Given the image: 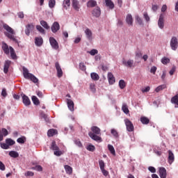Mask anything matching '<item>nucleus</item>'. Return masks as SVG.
<instances>
[{"label":"nucleus","instance_id":"nucleus-21","mask_svg":"<svg viewBox=\"0 0 178 178\" xmlns=\"http://www.w3.org/2000/svg\"><path fill=\"white\" fill-rule=\"evenodd\" d=\"M85 34L86 35V38H88L89 41H91V40H92V31H91L90 29L87 28L85 30Z\"/></svg>","mask_w":178,"mask_h":178},{"label":"nucleus","instance_id":"nucleus-4","mask_svg":"<svg viewBox=\"0 0 178 178\" xmlns=\"http://www.w3.org/2000/svg\"><path fill=\"white\" fill-rule=\"evenodd\" d=\"M50 149H52V151H54V155H56V156H60V155L63 154L62 151L59 150V147L56 145V142H55V140L52 141L51 144Z\"/></svg>","mask_w":178,"mask_h":178},{"label":"nucleus","instance_id":"nucleus-53","mask_svg":"<svg viewBox=\"0 0 178 178\" xmlns=\"http://www.w3.org/2000/svg\"><path fill=\"white\" fill-rule=\"evenodd\" d=\"M88 54H90V55H91L92 56H94L95 55H97V54H98V50L92 49L91 51H88Z\"/></svg>","mask_w":178,"mask_h":178},{"label":"nucleus","instance_id":"nucleus-52","mask_svg":"<svg viewBox=\"0 0 178 178\" xmlns=\"http://www.w3.org/2000/svg\"><path fill=\"white\" fill-rule=\"evenodd\" d=\"M111 133L116 138H118V137H119V134L118 133V131H116L115 129H111Z\"/></svg>","mask_w":178,"mask_h":178},{"label":"nucleus","instance_id":"nucleus-2","mask_svg":"<svg viewBox=\"0 0 178 178\" xmlns=\"http://www.w3.org/2000/svg\"><path fill=\"white\" fill-rule=\"evenodd\" d=\"M3 28L5 31L7 32H4V35L6 37H8V38H10V40H12L14 41V42H17V39L15 38V31H13V29H12L9 25L6 24H3Z\"/></svg>","mask_w":178,"mask_h":178},{"label":"nucleus","instance_id":"nucleus-10","mask_svg":"<svg viewBox=\"0 0 178 178\" xmlns=\"http://www.w3.org/2000/svg\"><path fill=\"white\" fill-rule=\"evenodd\" d=\"M55 67L57 71V76L59 78L62 77V76H63V71H62V68L60 67L59 63L56 62L55 63Z\"/></svg>","mask_w":178,"mask_h":178},{"label":"nucleus","instance_id":"nucleus-41","mask_svg":"<svg viewBox=\"0 0 178 178\" xmlns=\"http://www.w3.org/2000/svg\"><path fill=\"white\" fill-rule=\"evenodd\" d=\"M170 62V59H169L168 57H163L161 58V63L163 65H168Z\"/></svg>","mask_w":178,"mask_h":178},{"label":"nucleus","instance_id":"nucleus-51","mask_svg":"<svg viewBox=\"0 0 178 178\" xmlns=\"http://www.w3.org/2000/svg\"><path fill=\"white\" fill-rule=\"evenodd\" d=\"M56 3V2L55 1V0H49V8H51V9H52V8H54Z\"/></svg>","mask_w":178,"mask_h":178},{"label":"nucleus","instance_id":"nucleus-30","mask_svg":"<svg viewBox=\"0 0 178 178\" xmlns=\"http://www.w3.org/2000/svg\"><path fill=\"white\" fill-rule=\"evenodd\" d=\"M8 155H10V156H11V158H19V153L16 151L9 152Z\"/></svg>","mask_w":178,"mask_h":178},{"label":"nucleus","instance_id":"nucleus-38","mask_svg":"<svg viewBox=\"0 0 178 178\" xmlns=\"http://www.w3.org/2000/svg\"><path fill=\"white\" fill-rule=\"evenodd\" d=\"M165 88H166V84H163V85L158 86L155 89V91H156V92H159V91H162V90H165Z\"/></svg>","mask_w":178,"mask_h":178},{"label":"nucleus","instance_id":"nucleus-3","mask_svg":"<svg viewBox=\"0 0 178 178\" xmlns=\"http://www.w3.org/2000/svg\"><path fill=\"white\" fill-rule=\"evenodd\" d=\"M23 76L24 79H26V80H31V81H33V83H38V79L34 74L29 72V70L26 68L25 67H23Z\"/></svg>","mask_w":178,"mask_h":178},{"label":"nucleus","instance_id":"nucleus-13","mask_svg":"<svg viewBox=\"0 0 178 178\" xmlns=\"http://www.w3.org/2000/svg\"><path fill=\"white\" fill-rule=\"evenodd\" d=\"M92 15L94 17H99L101 16V8L99 6L95 7L92 11Z\"/></svg>","mask_w":178,"mask_h":178},{"label":"nucleus","instance_id":"nucleus-9","mask_svg":"<svg viewBox=\"0 0 178 178\" xmlns=\"http://www.w3.org/2000/svg\"><path fill=\"white\" fill-rule=\"evenodd\" d=\"M158 26L159 29H163V27H165V15H163V14H161L159 16Z\"/></svg>","mask_w":178,"mask_h":178},{"label":"nucleus","instance_id":"nucleus-43","mask_svg":"<svg viewBox=\"0 0 178 178\" xmlns=\"http://www.w3.org/2000/svg\"><path fill=\"white\" fill-rule=\"evenodd\" d=\"M17 142L19 144H24V143H26V137L22 136L21 138H19L17 140Z\"/></svg>","mask_w":178,"mask_h":178},{"label":"nucleus","instance_id":"nucleus-25","mask_svg":"<svg viewBox=\"0 0 178 178\" xmlns=\"http://www.w3.org/2000/svg\"><path fill=\"white\" fill-rule=\"evenodd\" d=\"M106 6L109 9H113L115 8V3H113L112 0H105Z\"/></svg>","mask_w":178,"mask_h":178},{"label":"nucleus","instance_id":"nucleus-57","mask_svg":"<svg viewBox=\"0 0 178 178\" xmlns=\"http://www.w3.org/2000/svg\"><path fill=\"white\" fill-rule=\"evenodd\" d=\"M175 72H176V66L173 65L171 70L169 72L170 76H173Z\"/></svg>","mask_w":178,"mask_h":178},{"label":"nucleus","instance_id":"nucleus-37","mask_svg":"<svg viewBox=\"0 0 178 178\" xmlns=\"http://www.w3.org/2000/svg\"><path fill=\"white\" fill-rule=\"evenodd\" d=\"M171 104H175V105H177L178 106V95H176L171 99Z\"/></svg>","mask_w":178,"mask_h":178},{"label":"nucleus","instance_id":"nucleus-54","mask_svg":"<svg viewBox=\"0 0 178 178\" xmlns=\"http://www.w3.org/2000/svg\"><path fill=\"white\" fill-rule=\"evenodd\" d=\"M143 17L146 22H149L151 19L149 18V15H148V13H143Z\"/></svg>","mask_w":178,"mask_h":178},{"label":"nucleus","instance_id":"nucleus-62","mask_svg":"<svg viewBox=\"0 0 178 178\" xmlns=\"http://www.w3.org/2000/svg\"><path fill=\"white\" fill-rule=\"evenodd\" d=\"M159 6H158V5H155V4H153L152 6V9L153 10V12H156L159 9Z\"/></svg>","mask_w":178,"mask_h":178},{"label":"nucleus","instance_id":"nucleus-8","mask_svg":"<svg viewBox=\"0 0 178 178\" xmlns=\"http://www.w3.org/2000/svg\"><path fill=\"white\" fill-rule=\"evenodd\" d=\"M49 42L53 49H59V44H58V42L55 38L52 37L49 38Z\"/></svg>","mask_w":178,"mask_h":178},{"label":"nucleus","instance_id":"nucleus-61","mask_svg":"<svg viewBox=\"0 0 178 178\" xmlns=\"http://www.w3.org/2000/svg\"><path fill=\"white\" fill-rule=\"evenodd\" d=\"M1 95H2V97H4L8 96V92H6V88L2 89Z\"/></svg>","mask_w":178,"mask_h":178},{"label":"nucleus","instance_id":"nucleus-55","mask_svg":"<svg viewBox=\"0 0 178 178\" xmlns=\"http://www.w3.org/2000/svg\"><path fill=\"white\" fill-rule=\"evenodd\" d=\"M0 145L1 147V148H3V149H9V145H8V143H0Z\"/></svg>","mask_w":178,"mask_h":178},{"label":"nucleus","instance_id":"nucleus-42","mask_svg":"<svg viewBox=\"0 0 178 178\" xmlns=\"http://www.w3.org/2000/svg\"><path fill=\"white\" fill-rule=\"evenodd\" d=\"M32 101L34 104V105H40V100L38 98L35 96H32Z\"/></svg>","mask_w":178,"mask_h":178},{"label":"nucleus","instance_id":"nucleus-31","mask_svg":"<svg viewBox=\"0 0 178 178\" xmlns=\"http://www.w3.org/2000/svg\"><path fill=\"white\" fill-rule=\"evenodd\" d=\"M108 151H110L111 154L115 156L116 155V152L115 151V147L112 145H108Z\"/></svg>","mask_w":178,"mask_h":178},{"label":"nucleus","instance_id":"nucleus-20","mask_svg":"<svg viewBox=\"0 0 178 178\" xmlns=\"http://www.w3.org/2000/svg\"><path fill=\"white\" fill-rule=\"evenodd\" d=\"M175 161V154H173V152H171V150L168 151V163L170 165H172L173 162Z\"/></svg>","mask_w":178,"mask_h":178},{"label":"nucleus","instance_id":"nucleus-19","mask_svg":"<svg viewBox=\"0 0 178 178\" xmlns=\"http://www.w3.org/2000/svg\"><path fill=\"white\" fill-rule=\"evenodd\" d=\"M126 23L128 26H133V16L131 14H128L126 17Z\"/></svg>","mask_w":178,"mask_h":178},{"label":"nucleus","instance_id":"nucleus-48","mask_svg":"<svg viewBox=\"0 0 178 178\" xmlns=\"http://www.w3.org/2000/svg\"><path fill=\"white\" fill-rule=\"evenodd\" d=\"M65 171L67 173H68L69 175H72V172H73L72 167H70L69 165H65Z\"/></svg>","mask_w":178,"mask_h":178},{"label":"nucleus","instance_id":"nucleus-39","mask_svg":"<svg viewBox=\"0 0 178 178\" xmlns=\"http://www.w3.org/2000/svg\"><path fill=\"white\" fill-rule=\"evenodd\" d=\"M136 20L137 23L139 24V26H144V22H143V19H141V17H140V16L136 15Z\"/></svg>","mask_w":178,"mask_h":178},{"label":"nucleus","instance_id":"nucleus-18","mask_svg":"<svg viewBox=\"0 0 178 178\" xmlns=\"http://www.w3.org/2000/svg\"><path fill=\"white\" fill-rule=\"evenodd\" d=\"M67 104L70 111H71V112H73V111H74V102H73L72 100L70 99H67Z\"/></svg>","mask_w":178,"mask_h":178},{"label":"nucleus","instance_id":"nucleus-45","mask_svg":"<svg viewBox=\"0 0 178 178\" xmlns=\"http://www.w3.org/2000/svg\"><path fill=\"white\" fill-rule=\"evenodd\" d=\"M86 149H88V151H90V152H94L95 151V146L90 144L87 146Z\"/></svg>","mask_w":178,"mask_h":178},{"label":"nucleus","instance_id":"nucleus-27","mask_svg":"<svg viewBox=\"0 0 178 178\" xmlns=\"http://www.w3.org/2000/svg\"><path fill=\"white\" fill-rule=\"evenodd\" d=\"M97 6V1L95 0H90L87 3L88 8H95Z\"/></svg>","mask_w":178,"mask_h":178},{"label":"nucleus","instance_id":"nucleus-6","mask_svg":"<svg viewBox=\"0 0 178 178\" xmlns=\"http://www.w3.org/2000/svg\"><path fill=\"white\" fill-rule=\"evenodd\" d=\"M170 47H171V49H172V51H176V49H177V47H178L177 38L172 37L171 38Z\"/></svg>","mask_w":178,"mask_h":178},{"label":"nucleus","instance_id":"nucleus-12","mask_svg":"<svg viewBox=\"0 0 178 178\" xmlns=\"http://www.w3.org/2000/svg\"><path fill=\"white\" fill-rule=\"evenodd\" d=\"M22 102L24 105H25V106H29V105H31V102L30 101V99L27 95L22 94Z\"/></svg>","mask_w":178,"mask_h":178},{"label":"nucleus","instance_id":"nucleus-33","mask_svg":"<svg viewBox=\"0 0 178 178\" xmlns=\"http://www.w3.org/2000/svg\"><path fill=\"white\" fill-rule=\"evenodd\" d=\"M122 112H124V113H125L126 115L129 114V112H130V111H129V107H127V104H122Z\"/></svg>","mask_w":178,"mask_h":178},{"label":"nucleus","instance_id":"nucleus-58","mask_svg":"<svg viewBox=\"0 0 178 178\" xmlns=\"http://www.w3.org/2000/svg\"><path fill=\"white\" fill-rule=\"evenodd\" d=\"M74 143L76 144V145H77V147H79L80 148L83 147V144H81V142L79 140H75Z\"/></svg>","mask_w":178,"mask_h":178},{"label":"nucleus","instance_id":"nucleus-14","mask_svg":"<svg viewBox=\"0 0 178 178\" xmlns=\"http://www.w3.org/2000/svg\"><path fill=\"white\" fill-rule=\"evenodd\" d=\"M107 79L108 80L109 84L112 86V84H115L116 83V79H115V76H113V74L112 72H108L107 75Z\"/></svg>","mask_w":178,"mask_h":178},{"label":"nucleus","instance_id":"nucleus-15","mask_svg":"<svg viewBox=\"0 0 178 178\" xmlns=\"http://www.w3.org/2000/svg\"><path fill=\"white\" fill-rule=\"evenodd\" d=\"M33 30H34V25L33 24H29L26 26L25 34L28 36L30 35V33H31Z\"/></svg>","mask_w":178,"mask_h":178},{"label":"nucleus","instance_id":"nucleus-56","mask_svg":"<svg viewBox=\"0 0 178 178\" xmlns=\"http://www.w3.org/2000/svg\"><path fill=\"white\" fill-rule=\"evenodd\" d=\"M1 133L3 134V136H4V137H6V136H8V134H9V133L8 132V129L3 128L1 129Z\"/></svg>","mask_w":178,"mask_h":178},{"label":"nucleus","instance_id":"nucleus-47","mask_svg":"<svg viewBox=\"0 0 178 178\" xmlns=\"http://www.w3.org/2000/svg\"><path fill=\"white\" fill-rule=\"evenodd\" d=\"M36 29L38 31L40 32L41 34H45V30L40 25L36 26Z\"/></svg>","mask_w":178,"mask_h":178},{"label":"nucleus","instance_id":"nucleus-40","mask_svg":"<svg viewBox=\"0 0 178 178\" xmlns=\"http://www.w3.org/2000/svg\"><path fill=\"white\" fill-rule=\"evenodd\" d=\"M119 87L121 90H123V88H124V87H126V82L124 81V80H123V79L120 80Z\"/></svg>","mask_w":178,"mask_h":178},{"label":"nucleus","instance_id":"nucleus-1","mask_svg":"<svg viewBox=\"0 0 178 178\" xmlns=\"http://www.w3.org/2000/svg\"><path fill=\"white\" fill-rule=\"evenodd\" d=\"M91 131L88 133L89 137L94 140V141H97V143H102V138L99 137V134H101V129L98 127L93 126L90 128Z\"/></svg>","mask_w":178,"mask_h":178},{"label":"nucleus","instance_id":"nucleus-11","mask_svg":"<svg viewBox=\"0 0 178 178\" xmlns=\"http://www.w3.org/2000/svg\"><path fill=\"white\" fill-rule=\"evenodd\" d=\"M1 48L4 52V54H6V55H9L10 52V47H9L8 45V44H6V42H2V46Z\"/></svg>","mask_w":178,"mask_h":178},{"label":"nucleus","instance_id":"nucleus-5","mask_svg":"<svg viewBox=\"0 0 178 178\" xmlns=\"http://www.w3.org/2000/svg\"><path fill=\"white\" fill-rule=\"evenodd\" d=\"M125 126L127 127V131H134V125H133V122L130 121L129 119L124 120Z\"/></svg>","mask_w":178,"mask_h":178},{"label":"nucleus","instance_id":"nucleus-46","mask_svg":"<svg viewBox=\"0 0 178 178\" xmlns=\"http://www.w3.org/2000/svg\"><path fill=\"white\" fill-rule=\"evenodd\" d=\"M41 118H42L47 123L49 122V118H48V115L47 114H44V113H40Z\"/></svg>","mask_w":178,"mask_h":178},{"label":"nucleus","instance_id":"nucleus-17","mask_svg":"<svg viewBox=\"0 0 178 178\" xmlns=\"http://www.w3.org/2000/svg\"><path fill=\"white\" fill-rule=\"evenodd\" d=\"M10 63H12V61L7 60L5 61L4 67H3V72L5 74H6L9 72V67L10 66Z\"/></svg>","mask_w":178,"mask_h":178},{"label":"nucleus","instance_id":"nucleus-49","mask_svg":"<svg viewBox=\"0 0 178 178\" xmlns=\"http://www.w3.org/2000/svg\"><path fill=\"white\" fill-rule=\"evenodd\" d=\"M99 165L100 170H102V169H105V163L104 162L103 160L99 161Z\"/></svg>","mask_w":178,"mask_h":178},{"label":"nucleus","instance_id":"nucleus-23","mask_svg":"<svg viewBox=\"0 0 178 178\" xmlns=\"http://www.w3.org/2000/svg\"><path fill=\"white\" fill-rule=\"evenodd\" d=\"M72 7L75 10L79 12L80 9V4L79 3V1L77 0H72Z\"/></svg>","mask_w":178,"mask_h":178},{"label":"nucleus","instance_id":"nucleus-28","mask_svg":"<svg viewBox=\"0 0 178 178\" xmlns=\"http://www.w3.org/2000/svg\"><path fill=\"white\" fill-rule=\"evenodd\" d=\"M63 9L67 10V8L70 7V0H64L63 2Z\"/></svg>","mask_w":178,"mask_h":178},{"label":"nucleus","instance_id":"nucleus-32","mask_svg":"<svg viewBox=\"0 0 178 178\" xmlns=\"http://www.w3.org/2000/svg\"><path fill=\"white\" fill-rule=\"evenodd\" d=\"M10 54L12 59H16V53L15 52V49L13 47L10 46Z\"/></svg>","mask_w":178,"mask_h":178},{"label":"nucleus","instance_id":"nucleus-59","mask_svg":"<svg viewBox=\"0 0 178 178\" xmlns=\"http://www.w3.org/2000/svg\"><path fill=\"white\" fill-rule=\"evenodd\" d=\"M90 90L92 91V92H95L96 89H95V85L94 83H91L90 85Z\"/></svg>","mask_w":178,"mask_h":178},{"label":"nucleus","instance_id":"nucleus-35","mask_svg":"<svg viewBox=\"0 0 178 178\" xmlns=\"http://www.w3.org/2000/svg\"><path fill=\"white\" fill-rule=\"evenodd\" d=\"M140 122L143 124H148L149 123V119L147 117H141Z\"/></svg>","mask_w":178,"mask_h":178},{"label":"nucleus","instance_id":"nucleus-16","mask_svg":"<svg viewBox=\"0 0 178 178\" xmlns=\"http://www.w3.org/2000/svg\"><path fill=\"white\" fill-rule=\"evenodd\" d=\"M60 26L59 25V23L58 22H55L51 27V30L52 31V33H58V31L60 30Z\"/></svg>","mask_w":178,"mask_h":178},{"label":"nucleus","instance_id":"nucleus-26","mask_svg":"<svg viewBox=\"0 0 178 178\" xmlns=\"http://www.w3.org/2000/svg\"><path fill=\"white\" fill-rule=\"evenodd\" d=\"M56 134H58V130L56 129H51L47 131L48 137H54Z\"/></svg>","mask_w":178,"mask_h":178},{"label":"nucleus","instance_id":"nucleus-44","mask_svg":"<svg viewBox=\"0 0 178 178\" xmlns=\"http://www.w3.org/2000/svg\"><path fill=\"white\" fill-rule=\"evenodd\" d=\"M33 170H36L37 172H42V167L41 165H35V167H32Z\"/></svg>","mask_w":178,"mask_h":178},{"label":"nucleus","instance_id":"nucleus-36","mask_svg":"<svg viewBox=\"0 0 178 178\" xmlns=\"http://www.w3.org/2000/svg\"><path fill=\"white\" fill-rule=\"evenodd\" d=\"M40 24L46 30H49L50 27H49V25H48V23L47 22L42 20L40 21Z\"/></svg>","mask_w":178,"mask_h":178},{"label":"nucleus","instance_id":"nucleus-60","mask_svg":"<svg viewBox=\"0 0 178 178\" xmlns=\"http://www.w3.org/2000/svg\"><path fill=\"white\" fill-rule=\"evenodd\" d=\"M156 66H153L151 67L150 69V73H152L153 74H155V73L156 72Z\"/></svg>","mask_w":178,"mask_h":178},{"label":"nucleus","instance_id":"nucleus-29","mask_svg":"<svg viewBox=\"0 0 178 178\" xmlns=\"http://www.w3.org/2000/svg\"><path fill=\"white\" fill-rule=\"evenodd\" d=\"M90 77L92 80H94V81H98V80H99V75L95 72H92L90 74Z\"/></svg>","mask_w":178,"mask_h":178},{"label":"nucleus","instance_id":"nucleus-24","mask_svg":"<svg viewBox=\"0 0 178 178\" xmlns=\"http://www.w3.org/2000/svg\"><path fill=\"white\" fill-rule=\"evenodd\" d=\"M44 42V40H42V38H35V44L36 47H41L42 45V43Z\"/></svg>","mask_w":178,"mask_h":178},{"label":"nucleus","instance_id":"nucleus-34","mask_svg":"<svg viewBox=\"0 0 178 178\" xmlns=\"http://www.w3.org/2000/svg\"><path fill=\"white\" fill-rule=\"evenodd\" d=\"M6 143L8 145V147L15 145V144L16 143V142H15V140H13L12 138L6 139Z\"/></svg>","mask_w":178,"mask_h":178},{"label":"nucleus","instance_id":"nucleus-64","mask_svg":"<svg viewBox=\"0 0 178 178\" xmlns=\"http://www.w3.org/2000/svg\"><path fill=\"white\" fill-rule=\"evenodd\" d=\"M5 169H6L5 164H3L2 161H0V170H5Z\"/></svg>","mask_w":178,"mask_h":178},{"label":"nucleus","instance_id":"nucleus-22","mask_svg":"<svg viewBox=\"0 0 178 178\" xmlns=\"http://www.w3.org/2000/svg\"><path fill=\"white\" fill-rule=\"evenodd\" d=\"M159 176L161 178H166V168L161 167L159 168Z\"/></svg>","mask_w":178,"mask_h":178},{"label":"nucleus","instance_id":"nucleus-7","mask_svg":"<svg viewBox=\"0 0 178 178\" xmlns=\"http://www.w3.org/2000/svg\"><path fill=\"white\" fill-rule=\"evenodd\" d=\"M122 65L126 67H134V60H128L127 61L126 59H122Z\"/></svg>","mask_w":178,"mask_h":178},{"label":"nucleus","instance_id":"nucleus-63","mask_svg":"<svg viewBox=\"0 0 178 178\" xmlns=\"http://www.w3.org/2000/svg\"><path fill=\"white\" fill-rule=\"evenodd\" d=\"M148 170H149V172H151V173H155L156 172V170L152 166H149L148 168Z\"/></svg>","mask_w":178,"mask_h":178},{"label":"nucleus","instance_id":"nucleus-50","mask_svg":"<svg viewBox=\"0 0 178 178\" xmlns=\"http://www.w3.org/2000/svg\"><path fill=\"white\" fill-rule=\"evenodd\" d=\"M79 69L82 70V72H86L87 68L86 67V65H84V63H79Z\"/></svg>","mask_w":178,"mask_h":178}]
</instances>
